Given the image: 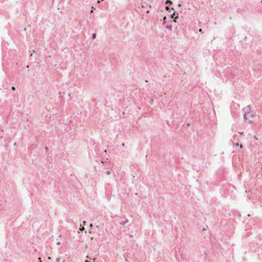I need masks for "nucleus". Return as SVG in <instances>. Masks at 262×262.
Returning <instances> with one entry per match:
<instances>
[{
  "instance_id": "obj_1",
  "label": "nucleus",
  "mask_w": 262,
  "mask_h": 262,
  "mask_svg": "<svg viewBox=\"0 0 262 262\" xmlns=\"http://www.w3.org/2000/svg\"><path fill=\"white\" fill-rule=\"evenodd\" d=\"M251 116H252V115L250 113H247L245 115V118L249 120V122H251L253 120L251 119Z\"/></svg>"
},
{
  "instance_id": "obj_2",
  "label": "nucleus",
  "mask_w": 262,
  "mask_h": 262,
  "mask_svg": "<svg viewBox=\"0 0 262 262\" xmlns=\"http://www.w3.org/2000/svg\"><path fill=\"white\" fill-rule=\"evenodd\" d=\"M96 34H93V36H92L93 39H95L96 38Z\"/></svg>"
},
{
  "instance_id": "obj_3",
  "label": "nucleus",
  "mask_w": 262,
  "mask_h": 262,
  "mask_svg": "<svg viewBox=\"0 0 262 262\" xmlns=\"http://www.w3.org/2000/svg\"><path fill=\"white\" fill-rule=\"evenodd\" d=\"M106 174H110V171H106Z\"/></svg>"
},
{
  "instance_id": "obj_4",
  "label": "nucleus",
  "mask_w": 262,
  "mask_h": 262,
  "mask_svg": "<svg viewBox=\"0 0 262 262\" xmlns=\"http://www.w3.org/2000/svg\"><path fill=\"white\" fill-rule=\"evenodd\" d=\"M12 89L13 90H15V87L12 86Z\"/></svg>"
},
{
  "instance_id": "obj_5",
  "label": "nucleus",
  "mask_w": 262,
  "mask_h": 262,
  "mask_svg": "<svg viewBox=\"0 0 262 262\" xmlns=\"http://www.w3.org/2000/svg\"><path fill=\"white\" fill-rule=\"evenodd\" d=\"M236 146H238V147H239V145L238 144V143H236L235 144Z\"/></svg>"
},
{
  "instance_id": "obj_6",
  "label": "nucleus",
  "mask_w": 262,
  "mask_h": 262,
  "mask_svg": "<svg viewBox=\"0 0 262 262\" xmlns=\"http://www.w3.org/2000/svg\"><path fill=\"white\" fill-rule=\"evenodd\" d=\"M239 147H240L241 148H243V146H242V145H239Z\"/></svg>"
},
{
  "instance_id": "obj_7",
  "label": "nucleus",
  "mask_w": 262,
  "mask_h": 262,
  "mask_svg": "<svg viewBox=\"0 0 262 262\" xmlns=\"http://www.w3.org/2000/svg\"><path fill=\"white\" fill-rule=\"evenodd\" d=\"M174 15H175V14L173 13V15H172V17L173 18Z\"/></svg>"
},
{
  "instance_id": "obj_8",
  "label": "nucleus",
  "mask_w": 262,
  "mask_h": 262,
  "mask_svg": "<svg viewBox=\"0 0 262 262\" xmlns=\"http://www.w3.org/2000/svg\"><path fill=\"white\" fill-rule=\"evenodd\" d=\"M85 262H91V261H89V260H85Z\"/></svg>"
},
{
  "instance_id": "obj_9",
  "label": "nucleus",
  "mask_w": 262,
  "mask_h": 262,
  "mask_svg": "<svg viewBox=\"0 0 262 262\" xmlns=\"http://www.w3.org/2000/svg\"><path fill=\"white\" fill-rule=\"evenodd\" d=\"M199 32H202V30L201 29H200V30H199Z\"/></svg>"
},
{
  "instance_id": "obj_10",
  "label": "nucleus",
  "mask_w": 262,
  "mask_h": 262,
  "mask_svg": "<svg viewBox=\"0 0 262 262\" xmlns=\"http://www.w3.org/2000/svg\"><path fill=\"white\" fill-rule=\"evenodd\" d=\"M168 2H170V1H166V3H168Z\"/></svg>"
},
{
  "instance_id": "obj_11",
  "label": "nucleus",
  "mask_w": 262,
  "mask_h": 262,
  "mask_svg": "<svg viewBox=\"0 0 262 262\" xmlns=\"http://www.w3.org/2000/svg\"><path fill=\"white\" fill-rule=\"evenodd\" d=\"M39 261H41V258H39Z\"/></svg>"
},
{
  "instance_id": "obj_12",
  "label": "nucleus",
  "mask_w": 262,
  "mask_h": 262,
  "mask_svg": "<svg viewBox=\"0 0 262 262\" xmlns=\"http://www.w3.org/2000/svg\"><path fill=\"white\" fill-rule=\"evenodd\" d=\"M83 224H84H84H85V221H84V222H83Z\"/></svg>"
}]
</instances>
